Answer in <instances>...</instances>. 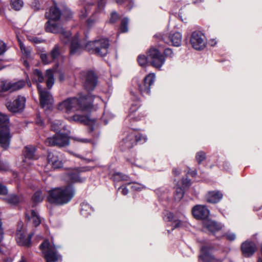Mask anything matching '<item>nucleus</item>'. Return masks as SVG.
<instances>
[{
	"label": "nucleus",
	"instance_id": "nucleus-1",
	"mask_svg": "<svg viewBox=\"0 0 262 262\" xmlns=\"http://www.w3.org/2000/svg\"><path fill=\"white\" fill-rule=\"evenodd\" d=\"M102 103V100L99 97L94 98L90 95L80 96L78 97L68 98L59 102L57 109L63 113L70 114L75 112H85L93 110L94 102Z\"/></svg>",
	"mask_w": 262,
	"mask_h": 262
},
{
	"label": "nucleus",
	"instance_id": "nucleus-2",
	"mask_svg": "<svg viewBox=\"0 0 262 262\" xmlns=\"http://www.w3.org/2000/svg\"><path fill=\"white\" fill-rule=\"evenodd\" d=\"M75 193L72 186L55 188L49 191L48 201L51 203L63 205L69 202Z\"/></svg>",
	"mask_w": 262,
	"mask_h": 262
},
{
	"label": "nucleus",
	"instance_id": "nucleus-3",
	"mask_svg": "<svg viewBox=\"0 0 262 262\" xmlns=\"http://www.w3.org/2000/svg\"><path fill=\"white\" fill-rule=\"evenodd\" d=\"M108 46V40L105 38H102L98 40L88 42L85 46V48L89 51L95 52L98 55L104 56L107 53Z\"/></svg>",
	"mask_w": 262,
	"mask_h": 262
},
{
	"label": "nucleus",
	"instance_id": "nucleus-4",
	"mask_svg": "<svg viewBox=\"0 0 262 262\" xmlns=\"http://www.w3.org/2000/svg\"><path fill=\"white\" fill-rule=\"evenodd\" d=\"M40 249L45 254L47 262H56L60 257L56 251V247L51 245L48 241H45L40 245Z\"/></svg>",
	"mask_w": 262,
	"mask_h": 262
},
{
	"label": "nucleus",
	"instance_id": "nucleus-5",
	"mask_svg": "<svg viewBox=\"0 0 262 262\" xmlns=\"http://www.w3.org/2000/svg\"><path fill=\"white\" fill-rule=\"evenodd\" d=\"M147 58L150 64L154 67L160 69L165 61V59L160 52L155 48H151L147 52Z\"/></svg>",
	"mask_w": 262,
	"mask_h": 262
},
{
	"label": "nucleus",
	"instance_id": "nucleus-6",
	"mask_svg": "<svg viewBox=\"0 0 262 262\" xmlns=\"http://www.w3.org/2000/svg\"><path fill=\"white\" fill-rule=\"evenodd\" d=\"M37 88L41 106L46 110H50L52 107L54 102L51 94L39 84H37Z\"/></svg>",
	"mask_w": 262,
	"mask_h": 262
},
{
	"label": "nucleus",
	"instance_id": "nucleus-7",
	"mask_svg": "<svg viewBox=\"0 0 262 262\" xmlns=\"http://www.w3.org/2000/svg\"><path fill=\"white\" fill-rule=\"evenodd\" d=\"M48 21L46 27L47 32L53 33H60V39L64 43L69 42L70 39V33L66 32L58 24Z\"/></svg>",
	"mask_w": 262,
	"mask_h": 262
},
{
	"label": "nucleus",
	"instance_id": "nucleus-8",
	"mask_svg": "<svg viewBox=\"0 0 262 262\" xmlns=\"http://www.w3.org/2000/svg\"><path fill=\"white\" fill-rule=\"evenodd\" d=\"M190 41L192 47L196 50L203 49L206 44L205 36L200 31H194L192 33Z\"/></svg>",
	"mask_w": 262,
	"mask_h": 262
},
{
	"label": "nucleus",
	"instance_id": "nucleus-9",
	"mask_svg": "<svg viewBox=\"0 0 262 262\" xmlns=\"http://www.w3.org/2000/svg\"><path fill=\"white\" fill-rule=\"evenodd\" d=\"M26 98L25 97L19 96L13 101H8L6 106L11 112L17 113L22 112L25 108Z\"/></svg>",
	"mask_w": 262,
	"mask_h": 262
},
{
	"label": "nucleus",
	"instance_id": "nucleus-10",
	"mask_svg": "<svg viewBox=\"0 0 262 262\" xmlns=\"http://www.w3.org/2000/svg\"><path fill=\"white\" fill-rule=\"evenodd\" d=\"M48 146H64L69 144L68 137L64 134H57L55 136L48 138L45 141Z\"/></svg>",
	"mask_w": 262,
	"mask_h": 262
},
{
	"label": "nucleus",
	"instance_id": "nucleus-11",
	"mask_svg": "<svg viewBox=\"0 0 262 262\" xmlns=\"http://www.w3.org/2000/svg\"><path fill=\"white\" fill-rule=\"evenodd\" d=\"M26 84L23 80L17 81L9 82L7 81H0V91L14 92L23 88Z\"/></svg>",
	"mask_w": 262,
	"mask_h": 262
},
{
	"label": "nucleus",
	"instance_id": "nucleus-12",
	"mask_svg": "<svg viewBox=\"0 0 262 262\" xmlns=\"http://www.w3.org/2000/svg\"><path fill=\"white\" fill-rule=\"evenodd\" d=\"M11 135L8 125L0 127V145L4 149L8 148L10 144Z\"/></svg>",
	"mask_w": 262,
	"mask_h": 262
},
{
	"label": "nucleus",
	"instance_id": "nucleus-13",
	"mask_svg": "<svg viewBox=\"0 0 262 262\" xmlns=\"http://www.w3.org/2000/svg\"><path fill=\"white\" fill-rule=\"evenodd\" d=\"M155 75L150 73L146 76L142 83L139 85V89L143 95H148L150 93V86L154 83Z\"/></svg>",
	"mask_w": 262,
	"mask_h": 262
},
{
	"label": "nucleus",
	"instance_id": "nucleus-14",
	"mask_svg": "<svg viewBox=\"0 0 262 262\" xmlns=\"http://www.w3.org/2000/svg\"><path fill=\"white\" fill-rule=\"evenodd\" d=\"M192 214L197 219H205L209 214V210L203 205H196L192 209Z\"/></svg>",
	"mask_w": 262,
	"mask_h": 262
},
{
	"label": "nucleus",
	"instance_id": "nucleus-15",
	"mask_svg": "<svg viewBox=\"0 0 262 262\" xmlns=\"http://www.w3.org/2000/svg\"><path fill=\"white\" fill-rule=\"evenodd\" d=\"M241 250L243 255L245 257H250L252 255L256 250L255 244L250 241H246L241 245Z\"/></svg>",
	"mask_w": 262,
	"mask_h": 262
},
{
	"label": "nucleus",
	"instance_id": "nucleus-16",
	"mask_svg": "<svg viewBox=\"0 0 262 262\" xmlns=\"http://www.w3.org/2000/svg\"><path fill=\"white\" fill-rule=\"evenodd\" d=\"M31 236L30 234L26 236L24 230H18L16 232L17 243L20 245L29 246L31 243Z\"/></svg>",
	"mask_w": 262,
	"mask_h": 262
},
{
	"label": "nucleus",
	"instance_id": "nucleus-17",
	"mask_svg": "<svg viewBox=\"0 0 262 262\" xmlns=\"http://www.w3.org/2000/svg\"><path fill=\"white\" fill-rule=\"evenodd\" d=\"M71 41L70 54H76L81 53L84 49L83 46L78 42V36L75 35L74 37L71 38L69 42Z\"/></svg>",
	"mask_w": 262,
	"mask_h": 262
},
{
	"label": "nucleus",
	"instance_id": "nucleus-18",
	"mask_svg": "<svg viewBox=\"0 0 262 262\" xmlns=\"http://www.w3.org/2000/svg\"><path fill=\"white\" fill-rule=\"evenodd\" d=\"M97 84V79L95 74L92 72L87 73L84 83V86L88 91L93 90Z\"/></svg>",
	"mask_w": 262,
	"mask_h": 262
},
{
	"label": "nucleus",
	"instance_id": "nucleus-19",
	"mask_svg": "<svg viewBox=\"0 0 262 262\" xmlns=\"http://www.w3.org/2000/svg\"><path fill=\"white\" fill-rule=\"evenodd\" d=\"M61 14L56 4H54L50 8L49 11L46 12V17L49 19L48 21L57 20L60 18Z\"/></svg>",
	"mask_w": 262,
	"mask_h": 262
},
{
	"label": "nucleus",
	"instance_id": "nucleus-20",
	"mask_svg": "<svg viewBox=\"0 0 262 262\" xmlns=\"http://www.w3.org/2000/svg\"><path fill=\"white\" fill-rule=\"evenodd\" d=\"M70 122H75L83 123L86 125H90L95 122L94 119H91L89 116L75 114L68 118Z\"/></svg>",
	"mask_w": 262,
	"mask_h": 262
},
{
	"label": "nucleus",
	"instance_id": "nucleus-21",
	"mask_svg": "<svg viewBox=\"0 0 262 262\" xmlns=\"http://www.w3.org/2000/svg\"><path fill=\"white\" fill-rule=\"evenodd\" d=\"M135 134L132 133L123 139L120 143L121 148L123 150L132 148L135 143Z\"/></svg>",
	"mask_w": 262,
	"mask_h": 262
},
{
	"label": "nucleus",
	"instance_id": "nucleus-22",
	"mask_svg": "<svg viewBox=\"0 0 262 262\" xmlns=\"http://www.w3.org/2000/svg\"><path fill=\"white\" fill-rule=\"evenodd\" d=\"M26 218L28 222L34 226H38L41 223V219L38 214L34 210H31L26 213Z\"/></svg>",
	"mask_w": 262,
	"mask_h": 262
},
{
	"label": "nucleus",
	"instance_id": "nucleus-23",
	"mask_svg": "<svg viewBox=\"0 0 262 262\" xmlns=\"http://www.w3.org/2000/svg\"><path fill=\"white\" fill-rule=\"evenodd\" d=\"M48 162L50 163L54 169L60 168L62 167L63 163L58 157L56 153L49 152Z\"/></svg>",
	"mask_w": 262,
	"mask_h": 262
},
{
	"label": "nucleus",
	"instance_id": "nucleus-24",
	"mask_svg": "<svg viewBox=\"0 0 262 262\" xmlns=\"http://www.w3.org/2000/svg\"><path fill=\"white\" fill-rule=\"evenodd\" d=\"M203 226L211 232H215L222 229V226L214 221L207 220L203 222Z\"/></svg>",
	"mask_w": 262,
	"mask_h": 262
},
{
	"label": "nucleus",
	"instance_id": "nucleus-25",
	"mask_svg": "<svg viewBox=\"0 0 262 262\" xmlns=\"http://www.w3.org/2000/svg\"><path fill=\"white\" fill-rule=\"evenodd\" d=\"M214 260V257L208 252L207 247H202L199 260H202V262H213Z\"/></svg>",
	"mask_w": 262,
	"mask_h": 262
},
{
	"label": "nucleus",
	"instance_id": "nucleus-26",
	"mask_svg": "<svg viewBox=\"0 0 262 262\" xmlns=\"http://www.w3.org/2000/svg\"><path fill=\"white\" fill-rule=\"evenodd\" d=\"M223 195L219 191H210L206 196L207 202L211 203H216L220 201Z\"/></svg>",
	"mask_w": 262,
	"mask_h": 262
},
{
	"label": "nucleus",
	"instance_id": "nucleus-27",
	"mask_svg": "<svg viewBox=\"0 0 262 262\" xmlns=\"http://www.w3.org/2000/svg\"><path fill=\"white\" fill-rule=\"evenodd\" d=\"M169 38L173 46L179 47L181 44L182 36L180 33L176 32L170 33Z\"/></svg>",
	"mask_w": 262,
	"mask_h": 262
},
{
	"label": "nucleus",
	"instance_id": "nucleus-28",
	"mask_svg": "<svg viewBox=\"0 0 262 262\" xmlns=\"http://www.w3.org/2000/svg\"><path fill=\"white\" fill-rule=\"evenodd\" d=\"M45 77L46 78V84L49 89H51L54 84L53 71L49 69L46 71Z\"/></svg>",
	"mask_w": 262,
	"mask_h": 262
},
{
	"label": "nucleus",
	"instance_id": "nucleus-29",
	"mask_svg": "<svg viewBox=\"0 0 262 262\" xmlns=\"http://www.w3.org/2000/svg\"><path fill=\"white\" fill-rule=\"evenodd\" d=\"M81 207V214L85 217H87L93 210L92 208L85 203H82Z\"/></svg>",
	"mask_w": 262,
	"mask_h": 262
},
{
	"label": "nucleus",
	"instance_id": "nucleus-30",
	"mask_svg": "<svg viewBox=\"0 0 262 262\" xmlns=\"http://www.w3.org/2000/svg\"><path fill=\"white\" fill-rule=\"evenodd\" d=\"M35 148L32 146H28L25 147V151L24 152L26 158L29 159H32L34 158Z\"/></svg>",
	"mask_w": 262,
	"mask_h": 262
},
{
	"label": "nucleus",
	"instance_id": "nucleus-31",
	"mask_svg": "<svg viewBox=\"0 0 262 262\" xmlns=\"http://www.w3.org/2000/svg\"><path fill=\"white\" fill-rule=\"evenodd\" d=\"M184 191L183 188L178 186L176 187L174 198L176 201H179L183 197Z\"/></svg>",
	"mask_w": 262,
	"mask_h": 262
},
{
	"label": "nucleus",
	"instance_id": "nucleus-32",
	"mask_svg": "<svg viewBox=\"0 0 262 262\" xmlns=\"http://www.w3.org/2000/svg\"><path fill=\"white\" fill-rule=\"evenodd\" d=\"M113 178L115 181H127L128 180V177L126 175L123 174L120 172H115L113 175Z\"/></svg>",
	"mask_w": 262,
	"mask_h": 262
},
{
	"label": "nucleus",
	"instance_id": "nucleus-33",
	"mask_svg": "<svg viewBox=\"0 0 262 262\" xmlns=\"http://www.w3.org/2000/svg\"><path fill=\"white\" fill-rule=\"evenodd\" d=\"M18 42L20 50L23 55L26 57H29L31 54L30 48L26 47L19 39H18Z\"/></svg>",
	"mask_w": 262,
	"mask_h": 262
},
{
	"label": "nucleus",
	"instance_id": "nucleus-34",
	"mask_svg": "<svg viewBox=\"0 0 262 262\" xmlns=\"http://www.w3.org/2000/svg\"><path fill=\"white\" fill-rule=\"evenodd\" d=\"M11 7L15 10H20L24 5V2L22 0H11Z\"/></svg>",
	"mask_w": 262,
	"mask_h": 262
},
{
	"label": "nucleus",
	"instance_id": "nucleus-35",
	"mask_svg": "<svg viewBox=\"0 0 262 262\" xmlns=\"http://www.w3.org/2000/svg\"><path fill=\"white\" fill-rule=\"evenodd\" d=\"M6 201L10 204L15 205L19 202L20 199L15 194H11L6 198Z\"/></svg>",
	"mask_w": 262,
	"mask_h": 262
},
{
	"label": "nucleus",
	"instance_id": "nucleus-36",
	"mask_svg": "<svg viewBox=\"0 0 262 262\" xmlns=\"http://www.w3.org/2000/svg\"><path fill=\"white\" fill-rule=\"evenodd\" d=\"M34 79L36 81L38 82H42L44 80V78L42 74L40 71L36 69L33 72Z\"/></svg>",
	"mask_w": 262,
	"mask_h": 262
},
{
	"label": "nucleus",
	"instance_id": "nucleus-37",
	"mask_svg": "<svg viewBox=\"0 0 262 262\" xmlns=\"http://www.w3.org/2000/svg\"><path fill=\"white\" fill-rule=\"evenodd\" d=\"M68 178L70 180L71 183H76L81 182L82 179L80 178L78 174L71 173L68 175Z\"/></svg>",
	"mask_w": 262,
	"mask_h": 262
},
{
	"label": "nucleus",
	"instance_id": "nucleus-38",
	"mask_svg": "<svg viewBox=\"0 0 262 262\" xmlns=\"http://www.w3.org/2000/svg\"><path fill=\"white\" fill-rule=\"evenodd\" d=\"M128 23V19L127 18H124L121 20V24L120 29V31L122 33H125L128 31L127 25Z\"/></svg>",
	"mask_w": 262,
	"mask_h": 262
},
{
	"label": "nucleus",
	"instance_id": "nucleus-39",
	"mask_svg": "<svg viewBox=\"0 0 262 262\" xmlns=\"http://www.w3.org/2000/svg\"><path fill=\"white\" fill-rule=\"evenodd\" d=\"M51 126L53 130L58 132L61 128V122L60 120H55L51 122Z\"/></svg>",
	"mask_w": 262,
	"mask_h": 262
},
{
	"label": "nucleus",
	"instance_id": "nucleus-40",
	"mask_svg": "<svg viewBox=\"0 0 262 262\" xmlns=\"http://www.w3.org/2000/svg\"><path fill=\"white\" fill-rule=\"evenodd\" d=\"M9 122V118L8 115L0 112V125L2 126L7 125Z\"/></svg>",
	"mask_w": 262,
	"mask_h": 262
},
{
	"label": "nucleus",
	"instance_id": "nucleus-41",
	"mask_svg": "<svg viewBox=\"0 0 262 262\" xmlns=\"http://www.w3.org/2000/svg\"><path fill=\"white\" fill-rule=\"evenodd\" d=\"M60 54L59 48L58 46L56 45L51 51L50 56L52 59L57 58Z\"/></svg>",
	"mask_w": 262,
	"mask_h": 262
},
{
	"label": "nucleus",
	"instance_id": "nucleus-42",
	"mask_svg": "<svg viewBox=\"0 0 262 262\" xmlns=\"http://www.w3.org/2000/svg\"><path fill=\"white\" fill-rule=\"evenodd\" d=\"M43 197L40 191L36 192L33 197L32 200L35 203H39L42 201Z\"/></svg>",
	"mask_w": 262,
	"mask_h": 262
},
{
	"label": "nucleus",
	"instance_id": "nucleus-43",
	"mask_svg": "<svg viewBox=\"0 0 262 262\" xmlns=\"http://www.w3.org/2000/svg\"><path fill=\"white\" fill-rule=\"evenodd\" d=\"M187 223L186 222H182L178 220H175L173 221L172 224V226L174 228L186 226Z\"/></svg>",
	"mask_w": 262,
	"mask_h": 262
},
{
	"label": "nucleus",
	"instance_id": "nucleus-44",
	"mask_svg": "<svg viewBox=\"0 0 262 262\" xmlns=\"http://www.w3.org/2000/svg\"><path fill=\"white\" fill-rule=\"evenodd\" d=\"M135 143L136 144L137 142H139L144 143L147 141V139L145 135L141 134H138L137 135H135Z\"/></svg>",
	"mask_w": 262,
	"mask_h": 262
},
{
	"label": "nucleus",
	"instance_id": "nucleus-45",
	"mask_svg": "<svg viewBox=\"0 0 262 262\" xmlns=\"http://www.w3.org/2000/svg\"><path fill=\"white\" fill-rule=\"evenodd\" d=\"M138 62L141 66H145L147 63V58L143 55H140L138 57Z\"/></svg>",
	"mask_w": 262,
	"mask_h": 262
},
{
	"label": "nucleus",
	"instance_id": "nucleus-46",
	"mask_svg": "<svg viewBox=\"0 0 262 262\" xmlns=\"http://www.w3.org/2000/svg\"><path fill=\"white\" fill-rule=\"evenodd\" d=\"M206 158L205 154L203 151L198 152L196 155V159L199 163H201Z\"/></svg>",
	"mask_w": 262,
	"mask_h": 262
},
{
	"label": "nucleus",
	"instance_id": "nucleus-47",
	"mask_svg": "<svg viewBox=\"0 0 262 262\" xmlns=\"http://www.w3.org/2000/svg\"><path fill=\"white\" fill-rule=\"evenodd\" d=\"M226 238L230 241H233L236 238V235L234 233L231 232L230 231H228L224 235Z\"/></svg>",
	"mask_w": 262,
	"mask_h": 262
},
{
	"label": "nucleus",
	"instance_id": "nucleus-48",
	"mask_svg": "<svg viewBox=\"0 0 262 262\" xmlns=\"http://www.w3.org/2000/svg\"><path fill=\"white\" fill-rule=\"evenodd\" d=\"M144 188V185L137 183H133V185L131 187V188L133 190L139 191L142 190Z\"/></svg>",
	"mask_w": 262,
	"mask_h": 262
},
{
	"label": "nucleus",
	"instance_id": "nucleus-49",
	"mask_svg": "<svg viewBox=\"0 0 262 262\" xmlns=\"http://www.w3.org/2000/svg\"><path fill=\"white\" fill-rule=\"evenodd\" d=\"M9 169V165L6 162L0 161V171H7Z\"/></svg>",
	"mask_w": 262,
	"mask_h": 262
},
{
	"label": "nucleus",
	"instance_id": "nucleus-50",
	"mask_svg": "<svg viewBox=\"0 0 262 262\" xmlns=\"http://www.w3.org/2000/svg\"><path fill=\"white\" fill-rule=\"evenodd\" d=\"M40 57L45 64H48L51 62V60L48 59V57L46 54H41Z\"/></svg>",
	"mask_w": 262,
	"mask_h": 262
},
{
	"label": "nucleus",
	"instance_id": "nucleus-51",
	"mask_svg": "<svg viewBox=\"0 0 262 262\" xmlns=\"http://www.w3.org/2000/svg\"><path fill=\"white\" fill-rule=\"evenodd\" d=\"M164 219L166 221L171 222L174 220V215L171 212H167L164 216Z\"/></svg>",
	"mask_w": 262,
	"mask_h": 262
},
{
	"label": "nucleus",
	"instance_id": "nucleus-52",
	"mask_svg": "<svg viewBox=\"0 0 262 262\" xmlns=\"http://www.w3.org/2000/svg\"><path fill=\"white\" fill-rule=\"evenodd\" d=\"M6 51V43L0 40V55L3 54Z\"/></svg>",
	"mask_w": 262,
	"mask_h": 262
},
{
	"label": "nucleus",
	"instance_id": "nucleus-53",
	"mask_svg": "<svg viewBox=\"0 0 262 262\" xmlns=\"http://www.w3.org/2000/svg\"><path fill=\"white\" fill-rule=\"evenodd\" d=\"M137 107L136 106H133L130 108V112L129 114V117L131 119H135L136 120H138L139 118H138L136 117H135L133 115V113L137 111Z\"/></svg>",
	"mask_w": 262,
	"mask_h": 262
},
{
	"label": "nucleus",
	"instance_id": "nucleus-54",
	"mask_svg": "<svg viewBox=\"0 0 262 262\" xmlns=\"http://www.w3.org/2000/svg\"><path fill=\"white\" fill-rule=\"evenodd\" d=\"M164 55L167 57H172L173 56V53L171 49L167 48L164 50Z\"/></svg>",
	"mask_w": 262,
	"mask_h": 262
},
{
	"label": "nucleus",
	"instance_id": "nucleus-55",
	"mask_svg": "<svg viewBox=\"0 0 262 262\" xmlns=\"http://www.w3.org/2000/svg\"><path fill=\"white\" fill-rule=\"evenodd\" d=\"M29 40L34 43H39L42 42L43 40L36 37H31L29 38Z\"/></svg>",
	"mask_w": 262,
	"mask_h": 262
},
{
	"label": "nucleus",
	"instance_id": "nucleus-56",
	"mask_svg": "<svg viewBox=\"0 0 262 262\" xmlns=\"http://www.w3.org/2000/svg\"><path fill=\"white\" fill-rule=\"evenodd\" d=\"M118 14L115 12H113L111 14V17L110 18V21L111 23H114L118 19Z\"/></svg>",
	"mask_w": 262,
	"mask_h": 262
},
{
	"label": "nucleus",
	"instance_id": "nucleus-57",
	"mask_svg": "<svg viewBox=\"0 0 262 262\" xmlns=\"http://www.w3.org/2000/svg\"><path fill=\"white\" fill-rule=\"evenodd\" d=\"M7 192L8 190L7 188L0 184V195H5L7 193Z\"/></svg>",
	"mask_w": 262,
	"mask_h": 262
},
{
	"label": "nucleus",
	"instance_id": "nucleus-58",
	"mask_svg": "<svg viewBox=\"0 0 262 262\" xmlns=\"http://www.w3.org/2000/svg\"><path fill=\"white\" fill-rule=\"evenodd\" d=\"M182 187L184 188L190 185V180L188 179H184L182 180Z\"/></svg>",
	"mask_w": 262,
	"mask_h": 262
},
{
	"label": "nucleus",
	"instance_id": "nucleus-59",
	"mask_svg": "<svg viewBox=\"0 0 262 262\" xmlns=\"http://www.w3.org/2000/svg\"><path fill=\"white\" fill-rule=\"evenodd\" d=\"M87 15V10L86 8H84L83 10L81 11L79 14V16L80 18H83L86 17Z\"/></svg>",
	"mask_w": 262,
	"mask_h": 262
},
{
	"label": "nucleus",
	"instance_id": "nucleus-60",
	"mask_svg": "<svg viewBox=\"0 0 262 262\" xmlns=\"http://www.w3.org/2000/svg\"><path fill=\"white\" fill-rule=\"evenodd\" d=\"M172 173L174 176H178L181 173V170L177 168H174L172 170Z\"/></svg>",
	"mask_w": 262,
	"mask_h": 262
},
{
	"label": "nucleus",
	"instance_id": "nucleus-61",
	"mask_svg": "<svg viewBox=\"0 0 262 262\" xmlns=\"http://www.w3.org/2000/svg\"><path fill=\"white\" fill-rule=\"evenodd\" d=\"M120 189H121V193L123 195H126L128 192V190L126 187H120Z\"/></svg>",
	"mask_w": 262,
	"mask_h": 262
},
{
	"label": "nucleus",
	"instance_id": "nucleus-62",
	"mask_svg": "<svg viewBox=\"0 0 262 262\" xmlns=\"http://www.w3.org/2000/svg\"><path fill=\"white\" fill-rule=\"evenodd\" d=\"M95 22V20H93V19H92L91 18H89L88 20V21H87L88 25L89 26H92L94 24Z\"/></svg>",
	"mask_w": 262,
	"mask_h": 262
},
{
	"label": "nucleus",
	"instance_id": "nucleus-63",
	"mask_svg": "<svg viewBox=\"0 0 262 262\" xmlns=\"http://www.w3.org/2000/svg\"><path fill=\"white\" fill-rule=\"evenodd\" d=\"M34 3L35 5L32 4V6L34 8L35 10H38L39 9V3L38 1L35 2Z\"/></svg>",
	"mask_w": 262,
	"mask_h": 262
},
{
	"label": "nucleus",
	"instance_id": "nucleus-64",
	"mask_svg": "<svg viewBox=\"0 0 262 262\" xmlns=\"http://www.w3.org/2000/svg\"><path fill=\"white\" fill-rule=\"evenodd\" d=\"M64 76L63 73H60L59 75V79L60 81H62L64 80Z\"/></svg>",
	"mask_w": 262,
	"mask_h": 262
}]
</instances>
